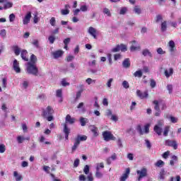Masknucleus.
<instances>
[{
    "label": "nucleus",
    "mask_w": 181,
    "mask_h": 181,
    "mask_svg": "<svg viewBox=\"0 0 181 181\" xmlns=\"http://www.w3.org/2000/svg\"><path fill=\"white\" fill-rule=\"evenodd\" d=\"M54 112L53 108L50 106H47L46 109H42V117L46 118L47 121H53V116L52 114Z\"/></svg>",
    "instance_id": "1"
},
{
    "label": "nucleus",
    "mask_w": 181,
    "mask_h": 181,
    "mask_svg": "<svg viewBox=\"0 0 181 181\" xmlns=\"http://www.w3.org/2000/svg\"><path fill=\"white\" fill-rule=\"evenodd\" d=\"M27 73L33 76H37L39 74V69H37L35 64L27 63Z\"/></svg>",
    "instance_id": "2"
},
{
    "label": "nucleus",
    "mask_w": 181,
    "mask_h": 181,
    "mask_svg": "<svg viewBox=\"0 0 181 181\" xmlns=\"http://www.w3.org/2000/svg\"><path fill=\"white\" fill-rule=\"evenodd\" d=\"M137 180L141 181L142 179L148 176V168L142 167L139 170H136Z\"/></svg>",
    "instance_id": "3"
},
{
    "label": "nucleus",
    "mask_w": 181,
    "mask_h": 181,
    "mask_svg": "<svg viewBox=\"0 0 181 181\" xmlns=\"http://www.w3.org/2000/svg\"><path fill=\"white\" fill-rule=\"evenodd\" d=\"M163 125H165L163 120H158L157 124L154 126L153 131L158 136H160L163 132Z\"/></svg>",
    "instance_id": "4"
},
{
    "label": "nucleus",
    "mask_w": 181,
    "mask_h": 181,
    "mask_svg": "<svg viewBox=\"0 0 181 181\" xmlns=\"http://www.w3.org/2000/svg\"><path fill=\"white\" fill-rule=\"evenodd\" d=\"M103 136L104 141L108 142V141H115L116 138L114 136V134H111V132L105 131L103 132Z\"/></svg>",
    "instance_id": "5"
},
{
    "label": "nucleus",
    "mask_w": 181,
    "mask_h": 181,
    "mask_svg": "<svg viewBox=\"0 0 181 181\" xmlns=\"http://www.w3.org/2000/svg\"><path fill=\"white\" fill-rule=\"evenodd\" d=\"M149 127L151 125L149 124H146L144 126V131L142 130V127H141V125L137 126V132L140 134V135H144V134H149Z\"/></svg>",
    "instance_id": "6"
},
{
    "label": "nucleus",
    "mask_w": 181,
    "mask_h": 181,
    "mask_svg": "<svg viewBox=\"0 0 181 181\" xmlns=\"http://www.w3.org/2000/svg\"><path fill=\"white\" fill-rule=\"evenodd\" d=\"M78 180L79 181H93L94 180V177H93V173H89L87 176V177H86V175L81 174L79 175L78 177Z\"/></svg>",
    "instance_id": "7"
},
{
    "label": "nucleus",
    "mask_w": 181,
    "mask_h": 181,
    "mask_svg": "<svg viewBox=\"0 0 181 181\" xmlns=\"http://www.w3.org/2000/svg\"><path fill=\"white\" fill-rule=\"evenodd\" d=\"M166 146H172L173 149H177V142L175 140L168 139L165 141Z\"/></svg>",
    "instance_id": "8"
},
{
    "label": "nucleus",
    "mask_w": 181,
    "mask_h": 181,
    "mask_svg": "<svg viewBox=\"0 0 181 181\" xmlns=\"http://www.w3.org/2000/svg\"><path fill=\"white\" fill-rule=\"evenodd\" d=\"M132 43V45L130 47L131 52H136V50H141V45H139L136 40H133Z\"/></svg>",
    "instance_id": "9"
},
{
    "label": "nucleus",
    "mask_w": 181,
    "mask_h": 181,
    "mask_svg": "<svg viewBox=\"0 0 181 181\" xmlns=\"http://www.w3.org/2000/svg\"><path fill=\"white\" fill-rule=\"evenodd\" d=\"M64 53V52L62 50H57L55 52H52L51 54L53 56L54 59H59L63 56Z\"/></svg>",
    "instance_id": "10"
},
{
    "label": "nucleus",
    "mask_w": 181,
    "mask_h": 181,
    "mask_svg": "<svg viewBox=\"0 0 181 181\" xmlns=\"http://www.w3.org/2000/svg\"><path fill=\"white\" fill-rule=\"evenodd\" d=\"M13 69L16 73H21V67L19 66V62L14 59L13 62Z\"/></svg>",
    "instance_id": "11"
},
{
    "label": "nucleus",
    "mask_w": 181,
    "mask_h": 181,
    "mask_svg": "<svg viewBox=\"0 0 181 181\" xmlns=\"http://www.w3.org/2000/svg\"><path fill=\"white\" fill-rule=\"evenodd\" d=\"M30 18H32V13L30 11L28 12L23 18V25H28L30 22Z\"/></svg>",
    "instance_id": "12"
},
{
    "label": "nucleus",
    "mask_w": 181,
    "mask_h": 181,
    "mask_svg": "<svg viewBox=\"0 0 181 181\" xmlns=\"http://www.w3.org/2000/svg\"><path fill=\"white\" fill-rule=\"evenodd\" d=\"M88 33L93 36L94 39H97V30L93 27H89Z\"/></svg>",
    "instance_id": "13"
},
{
    "label": "nucleus",
    "mask_w": 181,
    "mask_h": 181,
    "mask_svg": "<svg viewBox=\"0 0 181 181\" xmlns=\"http://www.w3.org/2000/svg\"><path fill=\"white\" fill-rule=\"evenodd\" d=\"M130 172H131V170L129 169V168H127L126 170H125V173L120 177V181L127 180V179H128V176H129Z\"/></svg>",
    "instance_id": "14"
},
{
    "label": "nucleus",
    "mask_w": 181,
    "mask_h": 181,
    "mask_svg": "<svg viewBox=\"0 0 181 181\" xmlns=\"http://www.w3.org/2000/svg\"><path fill=\"white\" fill-rule=\"evenodd\" d=\"M136 95L139 97L141 100H144V98H148V92H144L142 93L141 90H136Z\"/></svg>",
    "instance_id": "15"
},
{
    "label": "nucleus",
    "mask_w": 181,
    "mask_h": 181,
    "mask_svg": "<svg viewBox=\"0 0 181 181\" xmlns=\"http://www.w3.org/2000/svg\"><path fill=\"white\" fill-rule=\"evenodd\" d=\"M23 141H30V136L25 137L23 136H18L17 137V142L18 144H23Z\"/></svg>",
    "instance_id": "16"
},
{
    "label": "nucleus",
    "mask_w": 181,
    "mask_h": 181,
    "mask_svg": "<svg viewBox=\"0 0 181 181\" xmlns=\"http://www.w3.org/2000/svg\"><path fill=\"white\" fill-rule=\"evenodd\" d=\"M141 54L144 57H152L153 56L152 52L148 48L143 49Z\"/></svg>",
    "instance_id": "17"
},
{
    "label": "nucleus",
    "mask_w": 181,
    "mask_h": 181,
    "mask_svg": "<svg viewBox=\"0 0 181 181\" xmlns=\"http://www.w3.org/2000/svg\"><path fill=\"white\" fill-rule=\"evenodd\" d=\"M21 56L22 59L24 60V62L29 61V58L26 57V56H28V51L26 49H23L21 51Z\"/></svg>",
    "instance_id": "18"
},
{
    "label": "nucleus",
    "mask_w": 181,
    "mask_h": 181,
    "mask_svg": "<svg viewBox=\"0 0 181 181\" xmlns=\"http://www.w3.org/2000/svg\"><path fill=\"white\" fill-rule=\"evenodd\" d=\"M164 74L166 77V78H169L170 76L173 75V68H170L168 69H165L164 71Z\"/></svg>",
    "instance_id": "19"
},
{
    "label": "nucleus",
    "mask_w": 181,
    "mask_h": 181,
    "mask_svg": "<svg viewBox=\"0 0 181 181\" xmlns=\"http://www.w3.org/2000/svg\"><path fill=\"white\" fill-rule=\"evenodd\" d=\"M66 124H74L76 122V119L71 117L70 115H67L65 119Z\"/></svg>",
    "instance_id": "20"
},
{
    "label": "nucleus",
    "mask_w": 181,
    "mask_h": 181,
    "mask_svg": "<svg viewBox=\"0 0 181 181\" xmlns=\"http://www.w3.org/2000/svg\"><path fill=\"white\" fill-rule=\"evenodd\" d=\"M64 133L65 134V139H69V134H70V129L67 127V124H64Z\"/></svg>",
    "instance_id": "21"
},
{
    "label": "nucleus",
    "mask_w": 181,
    "mask_h": 181,
    "mask_svg": "<svg viewBox=\"0 0 181 181\" xmlns=\"http://www.w3.org/2000/svg\"><path fill=\"white\" fill-rule=\"evenodd\" d=\"M13 50L16 56H19V54H21V53L22 52V50L21 49V48L19 47H18V45L13 46Z\"/></svg>",
    "instance_id": "22"
},
{
    "label": "nucleus",
    "mask_w": 181,
    "mask_h": 181,
    "mask_svg": "<svg viewBox=\"0 0 181 181\" xmlns=\"http://www.w3.org/2000/svg\"><path fill=\"white\" fill-rule=\"evenodd\" d=\"M13 176L16 178V181L23 180V177H22V175L18 174L17 171L13 172Z\"/></svg>",
    "instance_id": "23"
},
{
    "label": "nucleus",
    "mask_w": 181,
    "mask_h": 181,
    "mask_svg": "<svg viewBox=\"0 0 181 181\" xmlns=\"http://www.w3.org/2000/svg\"><path fill=\"white\" fill-rule=\"evenodd\" d=\"M122 66L124 69H128L131 66V62H129V59L127 58L122 62Z\"/></svg>",
    "instance_id": "24"
},
{
    "label": "nucleus",
    "mask_w": 181,
    "mask_h": 181,
    "mask_svg": "<svg viewBox=\"0 0 181 181\" xmlns=\"http://www.w3.org/2000/svg\"><path fill=\"white\" fill-rule=\"evenodd\" d=\"M76 141H78V142H80L81 141H87V136L86 135H78L77 138L75 139Z\"/></svg>",
    "instance_id": "25"
},
{
    "label": "nucleus",
    "mask_w": 181,
    "mask_h": 181,
    "mask_svg": "<svg viewBox=\"0 0 181 181\" xmlns=\"http://www.w3.org/2000/svg\"><path fill=\"white\" fill-rule=\"evenodd\" d=\"M166 175V171L164 169H161L159 173V179L160 180H165V176Z\"/></svg>",
    "instance_id": "26"
},
{
    "label": "nucleus",
    "mask_w": 181,
    "mask_h": 181,
    "mask_svg": "<svg viewBox=\"0 0 181 181\" xmlns=\"http://www.w3.org/2000/svg\"><path fill=\"white\" fill-rule=\"evenodd\" d=\"M168 46L170 47V52L173 53V52H175V42L173 40H170L168 42Z\"/></svg>",
    "instance_id": "27"
},
{
    "label": "nucleus",
    "mask_w": 181,
    "mask_h": 181,
    "mask_svg": "<svg viewBox=\"0 0 181 181\" xmlns=\"http://www.w3.org/2000/svg\"><path fill=\"white\" fill-rule=\"evenodd\" d=\"M28 63H31V64H36L37 63V57L35 54H32L30 57V62Z\"/></svg>",
    "instance_id": "28"
},
{
    "label": "nucleus",
    "mask_w": 181,
    "mask_h": 181,
    "mask_svg": "<svg viewBox=\"0 0 181 181\" xmlns=\"http://www.w3.org/2000/svg\"><path fill=\"white\" fill-rule=\"evenodd\" d=\"M88 122V119L86 117H81L80 118V123L81 127H86V124Z\"/></svg>",
    "instance_id": "29"
},
{
    "label": "nucleus",
    "mask_w": 181,
    "mask_h": 181,
    "mask_svg": "<svg viewBox=\"0 0 181 181\" xmlns=\"http://www.w3.org/2000/svg\"><path fill=\"white\" fill-rule=\"evenodd\" d=\"M91 132H93L94 136H98V129L94 126H91Z\"/></svg>",
    "instance_id": "30"
},
{
    "label": "nucleus",
    "mask_w": 181,
    "mask_h": 181,
    "mask_svg": "<svg viewBox=\"0 0 181 181\" xmlns=\"http://www.w3.org/2000/svg\"><path fill=\"white\" fill-rule=\"evenodd\" d=\"M169 131H170V126H166L163 132V136H168L169 135Z\"/></svg>",
    "instance_id": "31"
},
{
    "label": "nucleus",
    "mask_w": 181,
    "mask_h": 181,
    "mask_svg": "<svg viewBox=\"0 0 181 181\" xmlns=\"http://www.w3.org/2000/svg\"><path fill=\"white\" fill-rule=\"evenodd\" d=\"M161 32H166L168 29V23L166 21H163L161 23Z\"/></svg>",
    "instance_id": "32"
},
{
    "label": "nucleus",
    "mask_w": 181,
    "mask_h": 181,
    "mask_svg": "<svg viewBox=\"0 0 181 181\" xmlns=\"http://www.w3.org/2000/svg\"><path fill=\"white\" fill-rule=\"evenodd\" d=\"M80 145V142H78V141H76V139H75V142L74 144V146H72V152H76V150L77 149V148H78V146Z\"/></svg>",
    "instance_id": "33"
},
{
    "label": "nucleus",
    "mask_w": 181,
    "mask_h": 181,
    "mask_svg": "<svg viewBox=\"0 0 181 181\" xmlns=\"http://www.w3.org/2000/svg\"><path fill=\"white\" fill-rule=\"evenodd\" d=\"M13 6V4L12 2H6L4 4V9H9V8H12Z\"/></svg>",
    "instance_id": "34"
},
{
    "label": "nucleus",
    "mask_w": 181,
    "mask_h": 181,
    "mask_svg": "<svg viewBox=\"0 0 181 181\" xmlns=\"http://www.w3.org/2000/svg\"><path fill=\"white\" fill-rule=\"evenodd\" d=\"M77 108L78 110H81V111L82 112H84L86 111V109L84 108V103H80L78 105H77Z\"/></svg>",
    "instance_id": "35"
},
{
    "label": "nucleus",
    "mask_w": 181,
    "mask_h": 181,
    "mask_svg": "<svg viewBox=\"0 0 181 181\" xmlns=\"http://www.w3.org/2000/svg\"><path fill=\"white\" fill-rule=\"evenodd\" d=\"M48 40H49L50 45H53V43H54V40H56V37H54V35H53V34H52L48 37Z\"/></svg>",
    "instance_id": "36"
},
{
    "label": "nucleus",
    "mask_w": 181,
    "mask_h": 181,
    "mask_svg": "<svg viewBox=\"0 0 181 181\" xmlns=\"http://www.w3.org/2000/svg\"><path fill=\"white\" fill-rule=\"evenodd\" d=\"M134 11L137 15H141V13H142V10L138 6H134Z\"/></svg>",
    "instance_id": "37"
},
{
    "label": "nucleus",
    "mask_w": 181,
    "mask_h": 181,
    "mask_svg": "<svg viewBox=\"0 0 181 181\" xmlns=\"http://www.w3.org/2000/svg\"><path fill=\"white\" fill-rule=\"evenodd\" d=\"M83 173L85 175H90V166L88 165H86L83 168Z\"/></svg>",
    "instance_id": "38"
},
{
    "label": "nucleus",
    "mask_w": 181,
    "mask_h": 181,
    "mask_svg": "<svg viewBox=\"0 0 181 181\" xmlns=\"http://www.w3.org/2000/svg\"><path fill=\"white\" fill-rule=\"evenodd\" d=\"M155 165L157 166V168H162V166L165 165V162H163L162 160H159L156 163Z\"/></svg>",
    "instance_id": "39"
},
{
    "label": "nucleus",
    "mask_w": 181,
    "mask_h": 181,
    "mask_svg": "<svg viewBox=\"0 0 181 181\" xmlns=\"http://www.w3.org/2000/svg\"><path fill=\"white\" fill-rule=\"evenodd\" d=\"M103 13L107 16H111V11H110V9H108V8H103Z\"/></svg>",
    "instance_id": "40"
},
{
    "label": "nucleus",
    "mask_w": 181,
    "mask_h": 181,
    "mask_svg": "<svg viewBox=\"0 0 181 181\" xmlns=\"http://www.w3.org/2000/svg\"><path fill=\"white\" fill-rule=\"evenodd\" d=\"M119 50L122 52H127V50H128V48H127V45H125L124 44H120L119 45Z\"/></svg>",
    "instance_id": "41"
},
{
    "label": "nucleus",
    "mask_w": 181,
    "mask_h": 181,
    "mask_svg": "<svg viewBox=\"0 0 181 181\" xmlns=\"http://www.w3.org/2000/svg\"><path fill=\"white\" fill-rule=\"evenodd\" d=\"M153 104L155 105V106H154V110H156V111H159V110H160V109L159 108V102H158V100H154V101L153 102Z\"/></svg>",
    "instance_id": "42"
},
{
    "label": "nucleus",
    "mask_w": 181,
    "mask_h": 181,
    "mask_svg": "<svg viewBox=\"0 0 181 181\" xmlns=\"http://www.w3.org/2000/svg\"><path fill=\"white\" fill-rule=\"evenodd\" d=\"M112 53H117L118 52H120L119 49V45H116L114 48L111 49Z\"/></svg>",
    "instance_id": "43"
},
{
    "label": "nucleus",
    "mask_w": 181,
    "mask_h": 181,
    "mask_svg": "<svg viewBox=\"0 0 181 181\" xmlns=\"http://www.w3.org/2000/svg\"><path fill=\"white\" fill-rule=\"evenodd\" d=\"M86 83L90 86V84H95V80L91 79L90 78H88L86 80Z\"/></svg>",
    "instance_id": "44"
},
{
    "label": "nucleus",
    "mask_w": 181,
    "mask_h": 181,
    "mask_svg": "<svg viewBox=\"0 0 181 181\" xmlns=\"http://www.w3.org/2000/svg\"><path fill=\"white\" fill-rule=\"evenodd\" d=\"M167 90H168L169 94H172V93L173 91V86L172 84H168L167 86Z\"/></svg>",
    "instance_id": "45"
},
{
    "label": "nucleus",
    "mask_w": 181,
    "mask_h": 181,
    "mask_svg": "<svg viewBox=\"0 0 181 181\" xmlns=\"http://www.w3.org/2000/svg\"><path fill=\"white\" fill-rule=\"evenodd\" d=\"M49 23L51 26H56V18L54 17L51 18Z\"/></svg>",
    "instance_id": "46"
},
{
    "label": "nucleus",
    "mask_w": 181,
    "mask_h": 181,
    "mask_svg": "<svg viewBox=\"0 0 181 181\" xmlns=\"http://www.w3.org/2000/svg\"><path fill=\"white\" fill-rule=\"evenodd\" d=\"M112 81H114V79L112 78H110L108 79L106 86L108 87V88H111V84H112Z\"/></svg>",
    "instance_id": "47"
},
{
    "label": "nucleus",
    "mask_w": 181,
    "mask_h": 181,
    "mask_svg": "<svg viewBox=\"0 0 181 181\" xmlns=\"http://www.w3.org/2000/svg\"><path fill=\"white\" fill-rule=\"evenodd\" d=\"M134 77H139V78L142 77V71H136L134 74Z\"/></svg>",
    "instance_id": "48"
},
{
    "label": "nucleus",
    "mask_w": 181,
    "mask_h": 181,
    "mask_svg": "<svg viewBox=\"0 0 181 181\" xmlns=\"http://www.w3.org/2000/svg\"><path fill=\"white\" fill-rule=\"evenodd\" d=\"M95 177L101 179L103 177V173H100V170H96Z\"/></svg>",
    "instance_id": "49"
},
{
    "label": "nucleus",
    "mask_w": 181,
    "mask_h": 181,
    "mask_svg": "<svg viewBox=\"0 0 181 181\" xmlns=\"http://www.w3.org/2000/svg\"><path fill=\"white\" fill-rule=\"evenodd\" d=\"M6 151V147L4 144H0V153H4Z\"/></svg>",
    "instance_id": "50"
},
{
    "label": "nucleus",
    "mask_w": 181,
    "mask_h": 181,
    "mask_svg": "<svg viewBox=\"0 0 181 181\" xmlns=\"http://www.w3.org/2000/svg\"><path fill=\"white\" fill-rule=\"evenodd\" d=\"M163 20V17H162L161 15L156 16V23H159V22H161V21Z\"/></svg>",
    "instance_id": "51"
},
{
    "label": "nucleus",
    "mask_w": 181,
    "mask_h": 181,
    "mask_svg": "<svg viewBox=\"0 0 181 181\" xmlns=\"http://www.w3.org/2000/svg\"><path fill=\"white\" fill-rule=\"evenodd\" d=\"M103 169L104 168V163H97V166H96V170H100V168Z\"/></svg>",
    "instance_id": "52"
},
{
    "label": "nucleus",
    "mask_w": 181,
    "mask_h": 181,
    "mask_svg": "<svg viewBox=\"0 0 181 181\" xmlns=\"http://www.w3.org/2000/svg\"><path fill=\"white\" fill-rule=\"evenodd\" d=\"M62 15H69L70 13V10L69 9H62L61 10Z\"/></svg>",
    "instance_id": "53"
},
{
    "label": "nucleus",
    "mask_w": 181,
    "mask_h": 181,
    "mask_svg": "<svg viewBox=\"0 0 181 181\" xmlns=\"http://www.w3.org/2000/svg\"><path fill=\"white\" fill-rule=\"evenodd\" d=\"M150 86L151 88H155V87H156V81H155L153 79H151Z\"/></svg>",
    "instance_id": "54"
},
{
    "label": "nucleus",
    "mask_w": 181,
    "mask_h": 181,
    "mask_svg": "<svg viewBox=\"0 0 181 181\" xmlns=\"http://www.w3.org/2000/svg\"><path fill=\"white\" fill-rule=\"evenodd\" d=\"M145 142H146V148H148V149H151V148H152V145L151 144V141H149V140H148V139H146Z\"/></svg>",
    "instance_id": "55"
},
{
    "label": "nucleus",
    "mask_w": 181,
    "mask_h": 181,
    "mask_svg": "<svg viewBox=\"0 0 181 181\" xmlns=\"http://www.w3.org/2000/svg\"><path fill=\"white\" fill-rule=\"evenodd\" d=\"M16 18V16H15L14 13H11L9 16V21L10 22H13L15 21V18Z\"/></svg>",
    "instance_id": "56"
},
{
    "label": "nucleus",
    "mask_w": 181,
    "mask_h": 181,
    "mask_svg": "<svg viewBox=\"0 0 181 181\" xmlns=\"http://www.w3.org/2000/svg\"><path fill=\"white\" fill-rule=\"evenodd\" d=\"M122 86L124 88H129V83L127 81L122 82Z\"/></svg>",
    "instance_id": "57"
},
{
    "label": "nucleus",
    "mask_w": 181,
    "mask_h": 181,
    "mask_svg": "<svg viewBox=\"0 0 181 181\" xmlns=\"http://www.w3.org/2000/svg\"><path fill=\"white\" fill-rule=\"evenodd\" d=\"M0 36H1V37H5L6 36V30L5 29L0 31Z\"/></svg>",
    "instance_id": "58"
},
{
    "label": "nucleus",
    "mask_w": 181,
    "mask_h": 181,
    "mask_svg": "<svg viewBox=\"0 0 181 181\" xmlns=\"http://www.w3.org/2000/svg\"><path fill=\"white\" fill-rule=\"evenodd\" d=\"M6 81H7L6 78H4L2 79V87H3L4 88H6V86H7Z\"/></svg>",
    "instance_id": "59"
},
{
    "label": "nucleus",
    "mask_w": 181,
    "mask_h": 181,
    "mask_svg": "<svg viewBox=\"0 0 181 181\" xmlns=\"http://www.w3.org/2000/svg\"><path fill=\"white\" fill-rule=\"evenodd\" d=\"M78 165H80V159L76 158V159L74 160V168H77V167L78 166Z\"/></svg>",
    "instance_id": "60"
},
{
    "label": "nucleus",
    "mask_w": 181,
    "mask_h": 181,
    "mask_svg": "<svg viewBox=\"0 0 181 181\" xmlns=\"http://www.w3.org/2000/svg\"><path fill=\"white\" fill-rule=\"evenodd\" d=\"M157 53H158V54H165V53H166V52L163 51V49L160 47V48L157 49Z\"/></svg>",
    "instance_id": "61"
},
{
    "label": "nucleus",
    "mask_w": 181,
    "mask_h": 181,
    "mask_svg": "<svg viewBox=\"0 0 181 181\" xmlns=\"http://www.w3.org/2000/svg\"><path fill=\"white\" fill-rule=\"evenodd\" d=\"M121 57H122V55H121V54H115L114 55V59L115 61L119 60V59H121Z\"/></svg>",
    "instance_id": "62"
},
{
    "label": "nucleus",
    "mask_w": 181,
    "mask_h": 181,
    "mask_svg": "<svg viewBox=\"0 0 181 181\" xmlns=\"http://www.w3.org/2000/svg\"><path fill=\"white\" fill-rule=\"evenodd\" d=\"M170 119L171 121V122H173V124H176V122H177V118L170 116Z\"/></svg>",
    "instance_id": "63"
},
{
    "label": "nucleus",
    "mask_w": 181,
    "mask_h": 181,
    "mask_svg": "<svg viewBox=\"0 0 181 181\" xmlns=\"http://www.w3.org/2000/svg\"><path fill=\"white\" fill-rule=\"evenodd\" d=\"M170 181H180V176L177 175L176 177H171Z\"/></svg>",
    "instance_id": "64"
}]
</instances>
